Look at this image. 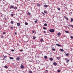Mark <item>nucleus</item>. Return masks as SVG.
Instances as JSON below:
<instances>
[{
    "label": "nucleus",
    "instance_id": "nucleus-1",
    "mask_svg": "<svg viewBox=\"0 0 73 73\" xmlns=\"http://www.w3.org/2000/svg\"><path fill=\"white\" fill-rule=\"evenodd\" d=\"M49 31L51 33L54 32V30L53 29H50L49 30Z\"/></svg>",
    "mask_w": 73,
    "mask_h": 73
},
{
    "label": "nucleus",
    "instance_id": "nucleus-2",
    "mask_svg": "<svg viewBox=\"0 0 73 73\" xmlns=\"http://www.w3.org/2000/svg\"><path fill=\"white\" fill-rule=\"evenodd\" d=\"M53 64L54 65V66H56L57 65V63L56 62H54L53 63Z\"/></svg>",
    "mask_w": 73,
    "mask_h": 73
},
{
    "label": "nucleus",
    "instance_id": "nucleus-3",
    "mask_svg": "<svg viewBox=\"0 0 73 73\" xmlns=\"http://www.w3.org/2000/svg\"><path fill=\"white\" fill-rule=\"evenodd\" d=\"M21 68L22 69H24V66L23 65H21Z\"/></svg>",
    "mask_w": 73,
    "mask_h": 73
},
{
    "label": "nucleus",
    "instance_id": "nucleus-4",
    "mask_svg": "<svg viewBox=\"0 0 73 73\" xmlns=\"http://www.w3.org/2000/svg\"><path fill=\"white\" fill-rule=\"evenodd\" d=\"M17 61H19L20 60V57H18L16 59Z\"/></svg>",
    "mask_w": 73,
    "mask_h": 73
},
{
    "label": "nucleus",
    "instance_id": "nucleus-5",
    "mask_svg": "<svg viewBox=\"0 0 73 73\" xmlns=\"http://www.w3.org/2000/svg\"><path fill=\"white\" fill-rule=\"evenodd\" d=\"M17 25L18 26V27H20V23H17Z\"/></svg>",
    "mask_w": 73,
    "mask_h": 73
},
{
    "label": "nucleus",
    "instance_id": "nucleus-6",
    "mask_svg": "<svg viewBox=\"0 0 73 73\" xmlns=\"http://www.w3.org/2000/svg\"><path fill=\"white\" fill-rule=\"evenodd\" d=\"M14 8V6H12L11 5L10 7V8L12 9Z\"/></svg>",
    "mask_w": 73,
    "mask_h": 73
},
{
    "label": "nucleus",
    "instance_id": "nucleus-7",
    "mask_svg": "<svg viewBox=\"0 0 73 73\" xmlns=\"http://www.w3.org/2000/svg\"><path fill=\"white\" fill-rule=\"evenodd\" d=\"M56 45H57L58 46H60V47H61V45H60V44H56Z\"/></svg>",
    "mask_w": 73,
    "mask_h": 73
},
{
    "label": "nucleus",
    "instance_id": "nucleus-8",
    "mask_svg": "<svg viewBox=\"0 0 73 73\" xmlns=\"http://www.w3.org/2000/svg\"><path fill=\"white\" fill-rule=\"evenodd\" d=\"M44 7H45V8H47V7H48V5H44Z\"/></svg>",
    "mask_w": 73,
    "mask_h": 73
},
{
    "label": "nucleus",
    "instance_id": "nucleus-9",
    "mask_svg": "<svg viewBox=\"0 0 73 73\" xmlns=\"http://www.w3.org/2000/svg\"><path fill=\"white\" fill-rule=\"evenodd\" d=\"M49 60L50 61H52L53 59V58H49Z\"/></svg>",
    "mask_w": 73,
    "mask_h": 73
},
{
    "label": "nucleus",
    "instance_id": "nucleus-10",
    "mask_svg": "<svg viewBox=\"0 0 73 73\" xmlns=\"http://www.w3.org/2000/svg\"><path fill=\"white\" fill-rule=\"evenodd\" d=\"M10 29H12V30H13V27H11L10 28Z\"/></svg>",
    "mask_w": 73,
    "mask_h": 73
},
{
    "label": "nucleus",
    "instance_id": "nucleus-11",
    "mask_svg": "<svg viewBox=\"0 0 73 73\" xmlns=\"http://www.w3.org/2000/svg\"><path fill=\"white\" fill-rule=\"evenodd\" d=\"M61 35V33H58V36H60Z\"/></svg>",
    "mask_w": 73,
    "mask_h": 73
},
{
    "label": "nucleus",
    "instance_id": "nucleus-12",
    "mask_svg": "<svg viewBox=\"0 0 73 73\" xmlns=\"http://www.w3.org/2000/svg\"><path fill=\"white\" fill-rule=\"evenodd\" d=\"M44 58H45V59H46L48 57H47V56H44Z\"/></svg>",
    "mask_w": 73,
    "mask_h": 73
},
{
    "label": "nucleus",
    "instance_id": "nucleus-13",
    "mask_svg": "<svg viewBox=\"0 0 73 73\" xmlns=\"http://www.w3.org/2000/svg\"><path fill=\"white\" fill-rule=\"evenodd\" d=\"M9 58H10L11 60H13L14 59V58H13L12 57H9Z\"/></svg>",
    "mask_w": 73,
    "mask_h": 73
},
{
    "label": "nucleus",
    "instance_id": "nucleus-14",
    "mask_svg": "<svg viewBox=\"0 0 73 73\" xmlns=\"http://www.w3.org/2000/svg\"><path fill=\"white\" fill-rule=\"evenodd\" d=\"M60 50L61 51H62V52H64V50L62 49H60Z\"/></svg>",
    "mask_w": 73,
    "mask_h": 73
},
{
    "label": "nucleus",
    "instance_id": "nucleus-15",
    "mask_svg": "<svg viewBox=\"0 0 73 73\" xmlns=\"http://www.w3.org/2000/svg\"><path fill=\"white\" fill-rule=\"evenodd\" d=\"M27 15H31V13L29 12H28L27 13Z\"/></svg>",
    "mask_w": 73,
    "mask_h": 73
},
{
    "label": "nucleus",
    "instance_id": "nucleus-16",
    "mask_svg": "<svg viewBox=\"0 0 73 73\" xmlns=\"http://www.w3.org/2000/svg\"><path fill=\"white\" fill-rule=\"evenodd\" d=\"M71 22H73V18H71Z\"/></svg>",
    "mask_w": 73,
    "mask_h": 73
},
{
    "label": "nucleus",
    "instance_id": "nucleus-17",
    "mask_svg": "<svg viewBox=\"0 0 73 73\" xmlns=\"http://www.w3.org/2000/svg\"><path fill=\"white\" fill-rule=\"evenodd\" d=\"M65 32H66L67 33H69V31H65Z\"/></svg>",
    "mask_w": 73,
    "mask_h": 73
},
{
    "label": "nucleus",
    "instance_id": "nucleus-18",
    "mask_svg": "<svg viewBox=\"0 0 73 73\" xmlns=\"http://www.w3.org/2000/svg\"><path fill=\"white\" fill-rule=\"evenodd\" d=\"M37 19H36V21H35V23H37Z\"/></svg>",
    "mask_w": 73,
    "mask_h": 73
},
{
    "label": "nucleus",
    "instance_id": "nucleus-19",
    "mask_svg": "<svg viewBox=\"0 0 73 73\" xmlns=\"http://www.w3.org/2000/svg\"><path fill=\"white\" fill-rule=\"evenodd\" d=\"M5 68H6V69H7V68H8V67L6 66H5Z\"/></svg>",
    "mask_w": 73,
    "mask_h": 73
},
{
    "label": "nucleus",
    "instance_id": "nucleus-20",
    "mask_svg": "<svg viewBox=\"0 0 73 73\" xmlns=\"http://www.w3.org/2000/svg\"><path fill=\"white\" fill-rule=\"evenodd\" d=\"M40 41H41V42H42V41H43V39L41 38V39L40 40Z\"/></svg>",
    "mask_w": 73,
    "mask_h": 73
},
{
    "label": "nucleus",
    "instance_id": "nucleus-21",
    "mask_svg": "<svg viewBox=\"0 0 73 73\" xmlns=\"http://www.w3.org/2000/svg\"><path fill=\"white\" fill-rule=\"evenodd\" d=\"M43 29H44L45 30H46L47 29L45 27H43Z\"/></svg>",
    "mask_w": 73,
    "mask_h": 73
},
{
    "label": "nucleus",
    "instance_id": "nucleus-22",
    "mask_svg": "<svg viewBox=\"0 0 73 73\" xmlns=\"http://www.w3.org/2000/svg\"><path fill=\"white\" fill-rule=\"evenodd\" d=\"M69 60H67L66 61V63H68V62H69Z\"/></svg>",
    "mask_w": 73,
    "mask_h": 73
},
{
    "label": "nucleus",
    "instance_id": "nucleus-23",
    "mask_svg": "<svg viewBox=\"0 0 73 73\" xmlns=\"http://www.w3.org/2000/svg\"><path fill=\"white\" fill-rule=\"evenodd\" d=\"M11 15L12 17H13V15H14V14H13V13L11 14Z\"/></svg>",
    "mask_w": 73,
    "mask_h": 73
},
{
    "label": "nucleus",
    "instance_id": "nucleus-24",
    "mask_svg": "<svg viewBox=\"0 0 73 73\" xmlns=\"http://www.w3.org/2000/svg\"><path fill=\"white\" fill-rule=\"evenodd\" d=\"M44 26H45V27L47 26V24H46V23H45L44 24Z\"/></svg>",
    "mask_w": 73,
    "mask_h": 73
},
{
    "label": "nucleus",
    "instance_id": "nucleus-25",
    "mask_svg": "<svg viewBox=\"0 0 73 73\" xmlns=\"http://www.w3.org/2000/svg\"><path fill=\"white\" fill-rule=\"evenodd\" d=\"M29 72L30 73H32V71H29Z\"/></svg>",
    "mask_w": 73,
    "mask_h": 73
},
{
    "label": "nucleus",
    "instance_id": "nucleus-26",
    "mask_svg": "<svg viewBox=\"0 0 73 73\" xmlns=\"http://www.w3.org/2000/svg\"><path fill=\"white\" fill-rule=\"evenodd\" d=\"M11 24H13V21H11Z\"/></svg>",
    "mask_w": 73,
    "mask_h": 73
},
{
    "label": "nucleus",
    "instance_id": "nucleus-27",
    "mask_svg": "<svg viewBox=\"0 0 73 73\" xmlns=\"http://www.w3.org/2000/svg\"><path fill=\"white\" fill-rule=\"evenodd\" d=\"M69 54H68V53H67L66 54V55L67 56H69Z\"/></svg>",
    "mask_w": 73,
    "mask_h": 73
},
{
    "label": "nucleus",
    "instance_id": "nucleus-28",
    "mask_svg": "<svg viewBox=\"0 0 73 73\" xmlns=\"http://www.w3.org/2000/svg\"><path fill=\"white\" fill-rule=\"evenodd\" d=\"M7 56H4V58H7Z\"/></svg>",
    "mask_w": 73,
    "mask_h": 73
},
{
    "label": "nucleus",
    "instance_id": "nucleus-29",
    "mask_svg": "<svg viewBox=\"0 0 73 73\" xmlns=\"http://www.w3.org/2000/svg\"><path fill=\"white\" fill-rule=\"evenodd\" d=\"M25 25H28V23L25 22Z\"/></svg>",
    "mask_w": 73,
    "mask_h": 73
},
{
    "label": "nucleus",
    "instance_id": "nucleus-30",
    "mask_svg": "<svg viewBox=\"0 0 73 73\" xmlns=\"http://www.w3.org/2000/svg\"><path fill=\"white\" fill-rule=\"evenodd\" d=\"M57 9L59 10L60 11V9L59 7H58L57 8Z\"/></svg>",
    "mask_w": 73,
    "mask_h": 73
},
{
    "label": "nucleus",
    "instance_id": "nucleus-31",
    "mask_svg": "<svg viewBox=\"0 0 73 73\" xmlns=\"http://www.w3.org/2000/svg\"><path fill=\"white\" fill-rule=\"evenodd\" d=\"M57 71H58V72H61V70H58Z\"/></svg>",
    "mask_w": 73,
    "mask_h": 73
},
{
    "label": "nucleus",
    "instance_id": "nucleus-32",
    "mask_svg": "<svg viewBox=\"0 0 73 73\" xmlns=\"http://www.w3.org/2000/svg\"><path fill=\"white\" fill-rule=\"evenodd\" d=\"M71 38H72V39H73V36H71L70 37Z\"/></svg>",
    "mask_w": 73,
    "mask_h": 73
},
{
    "label": "nucleus",
    "instance_id": "nucleus-33",
    "mask_svg": "<svg viewBox=\"0 0 73 73\" xmlns=\"http://www.w3.org/2000/svg\"><path fill=\"white\" fill-rule=\"evenodd\" d=\"M11 51H12V52H14L15 50H14L12 49L11 50Z\"/></svg>",
    "mask_w": 73,
    "mask_h": 73
},
{
    "label": "nucleus",
    "instance_id": "nucleus-34",
    "mask_svg": "<svg viewBox=\"0 0 73 73\" xmlns=\"http://www.w3.org/2000/svg\"><path fill=\"white\" fill-rule=\"evenodd\" d=\"M37 6H40V4H38L37 5Z\"/></svg>",
    "mask_w": 73,
    "mask_h": 73
},
{
    "label": "nucleus",
    "instance_id": "nucleus-35",
    "mask_svg": "<svg viewBox=\"0 0 73 73\" xmlns=\"http://www.w3.org/2000/svg\"><path fill=\"white\" fill-rule=\"evenodd\" d=\"M5 32H4L3 33V35H5Z\"/></svg>",
    "mask_w": 73,
    "mask_h": 73
},
{
    "label": "nucleus",
    "instance_id": "nucleus-36",
    "mask_svg": "<svg viewBox=\"0 0 73 73\" xmlns=\"http://www.w3.org/2000/svg\"><path fill=\"white\" fill-rule=\"evenodd\" d=\"M33 40H35V36H33Z\"/></svg>",
    "mask_w": 73,
    "mask_h": 73
},
{
    "label": "nucleus",
    "instance_id": "nucleus-37",
    "mask_svg": "<svg viewBox=\"0 0 73 73\" xmlns=\"http://www.w3.org/2000/svg\"><path fill=\"white\" fill-rule=\"evenodd\" d=\"M52 50H54V51L55 50V49H54V48H52Z\"/></svg>",
    "mask_w": 73,
    "mask_h": 73
},
{
    "label": "nucleus",
    "instance_id": "nucleus-38",
    "mask_svg": "<svg viewBox=\"0 0 73 73\" xmlns=\"http://www.w3.org/2000/svg\"><path fill=\"white\" fill-rule=\"evenodd\" d=\"M68 26L69 27H71V25H68Z\"/></svg>",
    "mask_w": 73,
    "mask_h": 73
},
{
    "label": "nucleus",
    "instance_id": "nucleus-39",
    "mask_svg": "<svg viewBox=\"0 0 73 73\" xmlns=\"http://www.w3.org/2000/svg\"><path fill=\"white\" fill-rule=\"evenodd\" d=\"M43 33H46V31H43Z\"/></svg>",
    "mask_w": 73,
    "mask_h": 73
},
{
    "label": "nucleus",
    "instance_id": "nucleus-40",
    "mask_svg": "<svg viewBox=\"0 0 73 73\" xmlns=\"http://www.w3.org/2000/svg\"><path fill=\"white\" fill-rule=\"evenodd\" d=\"M1 38H3L4 36H1Z\"/></svg>",
    "mask_w": 73,
    "mask_h": 73
},
{
    "label": "nucleus",
    "instance_id": "nucleus-41",
    "mask_svg": "<svg viewBox=\"0 0 73 73\" xmlns=\"http://www.w3.org/2000/svg\"><path fill=\"white\" fill-rule=\"evenodd\" d=\"M20 50L21 52H23V50Z\"/></svg>",
    "mask_w": 73,
    "mask_h": 73
},
{
    "label": "nucleus",
    "instance_id": "nucleus-42",
    "mask_svg": "<svg viewBox=\"0 0 73 73\" xmlns=\"http://www.w3.org/2000/svg\"><path fill=\"white\" fill-rule=\"evenodd\" d=\"M44 13H46V12L45 11H44Z\"/></svg>",
    "mask_w": 73,
    "mask_h": 73
},
{
    "label": "nucleus",
    "instance_id": "nucleus-43",
    "mask_svg": "<svg viewBox=\"0 0 73 73\" xmlns=\"http://www.w3.org/2000/svg\"><path fill=\"white\" fill-rule=\"evenodd\" d=\"M71 27H72V28H73V25H71Z\"/></svg>",
    "mask_w": 73,
    "mask_h": 73
},
{
    "label": "nucleus",
    "instance_id": "nucleus-44",
    "mask_svg": "<svg viewBox=\"0 0 73 73\" xmlns=\"http://www.w3.org/2000/svg\"><path fill=\"white\" fill-rule=\"evenodd\" d=\"M57 59H58V60H59V58H58V57H56Z\"/></svg>",
    "mask_w": 73,
    "mask_h": 73
},
{
    "label": "nucleus",
    "instance_id": "nucleus-45",
    "mask_svg": "<svg viewBox=\"0 0 73 73\" xmlns=\"http://www.w3.org/2000/svg\"><path fill=\"white\" fill-rule=\"evenodd\" d=\"M66 20H68V18H66Z\"/></svg>",
    "mask_w": 73,
    "mask_h": 73
},
{
    "label": "nucleus",
    "instance_id": "nucleus-46",
    "mask_svg": "<svg viewBox=\"0 0 73 73\" xmlns=\"http://www.w3.org/2000/svg\"><path fill=\"white\" fill-rule=\"evenodd\" d=\"M42 14H43V15H45V14H44V13H42Z\"/></svg>",
    "mask_w": 73,
    "mask_h": 73
},
{
    "label": "nucleus",
    "instance_id": "nucleus-47",
    "mask_svg": "<svg viewBox=\"0 0 73 73\" xmlns=\"http://www.w3.org/2000/svg\"><path fill=\"white\" fill-rule=\"evenodd\" d=\"M64 18H65V19L66 18V17L64 16Z\"/></svg>",
    "mask_w": 73,
    "mask_h": 73
},
{
    "label": "nucleus",
    "instance_id": "nucleus-48",
    "mask_svg": "<svg viewBox=\"0 0 73 73\" xmlns=\"http://www.w3.org/2000/svg\"><path fill=\"white\" fill-rule=\"evenodd\" d=\"M15 34V35H16L17 34V33H14Z\"/></svg>",
    "mask_w": 73,
    "mask_h": 73
},
{
    "label": "nucleus",
    "instance_id": "nucleus-49",
    "mask_svg": "<svg viewBox=\"0 0 73 73\" xmlns=\"http://www.w3.org/2000/svg\"><path fill=\"white\" fill-rule=\"evenodd\" d=\"M70 13H71V14H72V12H71Z\"/></svg>",
    "mask_w": 73,
    "mask_h": 73
},
{
    "label": "nucleus",
    "instance_id": "nucleus-50",
    "mask_svg": "<svg viewBox=\"0 0 73 73\" xmlns=\"http://www.w3.org/2000/svg\"><path fill=\"white\" fill-rule=\"evenodd\" d=\"M15 9H17V7H15Z\"/></svg>",
    "mask_w": 73,
    "mask_h": 73
},
{
    "label": "nucleus",
    "instance_id": "nucleus-51",
    "mask_svg": "<svg viewBox=\"0 0 73 73\" xmlns=\"http://www.w3.org/2000/svg\"><path fill=\"white\" fill-rule=\"evenodd\" d=\"M14 9H16V7H14Z\"/></svg>",
    "mask_w": 73,
    "mask_h": 73
},
{
    "label": "nucleus",
    "instance_id": "nucleus-52",
    "mask_svg": "<svg viewBox=\"0 0 73 73\" xmlns=\"http://www.w3.org/2000/svg\"><path fill=\"white\" fill-rule=\"evenodd\" d=\"M17 45L18 46H19V44H17Z\"/></svg>",
    "mask_w": 73,
    "mask_h": 73
},
{
    "label": "nucleus",
    "instance_id": "nucleus-53",
    "mask_svg": "<svg viewBox=\"0 0 73 73\" xmlns=\"http://www.w3.org/2000/svg\"><path fill=\"white\" fill-rule=\"evenodd\" d=\"M5 58H3V60H5Z\"/></svg>",
    "mask_w": 73,
    "mask_h": 73
},
{
    "label": "nucleus",
    "instance_id": "nucleus-54",
    "mask_svg": "<svg viewBox=\"0 0 73 73\" xmlns=\"http://www.w3.org/2000/svg\"><path fill=\"white\" fill-rule=\"evenodd\" d=\"M58 58H60V57H58Z\"/></svg>",
    "mask_w": 73,
    "mask_h": 73
},
{
    "label": "nucleus",
    "instance_id": "nucleus-55",
    "mask_svg": "<svg viewBox=\"0 0 73 73\" xmlns=\"http://www.w3.org/2000/svg\"><path fill=\"white\" fill-rule=\"evenodd\" d=\"M1 1V0H0V1Z\"/></svg>",
    "mask_w": 73,
    "mask_h": 73
},
{
    "label": "nucleus",
    "instance_id": "nucleus-56",
    "mask_svg": "<svg viewBox=\"0 0 73 73\" xmlns=\"http://www.w3.org/2000/svg\"><path fill=\"white\" fill-rule=\"evenodd\" d=\"M33 33H34V31H33Z\"/></svg>",
    "mask_w": 73,
    "mask_h": 73
},
{
    "label": "nucleus",
    "instance_id": "nucleus-57",
    "mask_svg": "<svg viewBox=\"0 0 73 73\" xmlns=\"http://www.w3.org/2000/svg\"><path fill=\"white\" fill-rule=\"evenodd\" d=\"M66 60H68V58H66Z\"/></svg>",
    "mask_w": 73,
    "mask_h": 73
},
{
    "label": "nucleus",
    "instance_id": "nucleus-58",
    "mask_svg": "<svg viewBox=\"0 0 73 73\" xmlns=\"http://www.w3.org/2000/svg\"><path fill=\"white\" fill-rule=\"evenodd\" d=\"M46 71H48V70H46Z\"/></svg>",
    "mask_w": 73,
    "mask_h": 73
},
{
    "label": "nucleus",
    "instance_id": "nucleus-59",
    "mask_svg": "<svg viewBox=\"0 0 73 73\" xmlns=\"http://www.w3.org/2000/svg\"><path fill=\"white\" fill-rule=\"evenodd\" d=\"M1 16H3L1 15Z\"/></svg>",
    "mask_w": 73,
    "mask_h": 73
},
{
    "label": "nucleus",
    "instance_id": "nucleus-60",
    "mask_svg": "<svg viewBox=\"0 0 73 73\" xmlns=\"http://www.w3.org/2000/svg\"><path fill=\"white\" fill-rule=\"evenodd\" d=\"M57 40H56V41H57Z\"/></svg>",
    "mask_w": 73,
    "mask_h": 73
}]
</instances>
